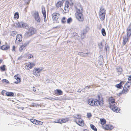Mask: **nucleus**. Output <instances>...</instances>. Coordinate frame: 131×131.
Here are the masks:
<instances>
[{
    "instance_id": "46",
    "label": "nucleus",
    "mask_w": 131,
    "mask_h": 131,
    "mask_svg": "<svg viewBox=\"0 0 131 131\" xmlns=\"http://www.w3.org/2000/svg\"><path fill=\"white\" fill-rule=\"evenodd\" d=\"M15 46H13V50H15Z\"/></svg>"
},
{
    "instance_id": "22",
    "label": "nucleus",
    "mask_w": 131,
    "mask_h": 131,
    "mask_svg": "<svg viewBox=\"0 0 131 131\" xmlns=\"http://www.w3.org/2000/svg\"><path fill=\"white\" fill-rule=\"evenodd\" d=\"M42 12L43 15V16L45 17V18H46V12L45 10V7L43 6L42 8Z\"/></svg>"
},
{
    "instance_id": "27",
    "label": "nucleus",
    "mask_w": 131,
    "mask_h": 131,
    "mask_svg": "<svg viewBox=\"0 0 131 131\" xmlns=\"http://www.w3.org/2000/svg\"><path fill=\"white\" fill-rule=\"evenodd\" d=\"M67 2L68 3V5H70L71 6L73 5V3L72 0H67L66 1L65 3H66Z\"/></svg>"
},
{
    "instance_id": "20",
    "label": "nucleus",
    "mask_w": 131,
    "mask_h": 131,
    "mask_svg": "<svg viewBox=\"0 0 131 131\" xmlns=\"http://www.w3.org/2000/svg\"><path fill=\"white\" fill-rule=\"evenodd\" d=\"M22 36L21 34H18L17 35L16 41L19 42L22 41Z\"/></svg>"
},
{
    "instance_id": "13",
    "label": "nucleus",
    "mask_w": 131,
    "mask_h": 131,
    "mask_svg": "<svg viewBox=\"0 0 131 131\" xmlns=\"http://www.w3.org/2000/svg\"><path fill=\"white\" fill-rule=\"evenodd\" d=\"M68 3L67 2L65 3L64 9L63 10V12L64 13H68L69 10V5H68Z\"/></svg>"
},
{
    "instance_id": "12",
    "label": "nucleus",
    "mask_w": 131,
    "mask_h": 131,
    "mask_svg": "<svg viewBox=\"0 0 131 131\" xmlns=\"http://www.w3.org/2000/svg\"><path fill=\"white\" fill-rule=\"evenodd\" d=\"M34 17L36 20L38 22H40L41 19L39 16L38 13V12H35L34 14Z\"/></svg>"
},
{
    "instance_id": "9",
    "label": "nucleus",
    "mask_w": 131,
    "mask_h": 131,
    "mask_svg": "<svg viewBox=\"0 0 131 131\" xmlns=\"http://www.w3.org/2000/svg\"><path fill=\"white\" fill-rule=\"evenodd\" d=\"M30 121L34 124L37 125H42L43 123L42 122L37 121L34 119H30Z\"/></svg>"
},
{
    "instance_id": "31",
    "label": "nucleus",
    "mask_w": 131,
    "mask_h": 131,
    "mask_svg": "<svg viewBox=\"0 0 131 131\" xmlns=\"http://www.w3.org/2000/svg\"><path fill=\"white\" fill-rule=\"evenodd\" d=\"M32 88L34 92L36 93L38 92V91H39V89L37 88V86H35V87H33Z\"/></svg>"
},
{
    "instance_id": "30",
    "label": "nucleus",
    "mask_w": 131,
    "mask_h": 131,
    "mask_svg": "<svg viewBox=\"0 0 131 131\" xmlns=\"http://www.w3.org/2000/svg\"><path fill=\"white\" fill-rule=\"evenodd\" d=\"M91 128L94 131H97V129L96 127L93 124H91L90 125Z\"/></svg>"
},
{
    "instance_id": "40",
    "label": "nucleus",
    "mask_w": 131,
    "mask_h": 131,
    "mask_svg": "<svg viewBox=\"0 0 131 131\" xmlns=\"http://www.w3.org/2000/svg\"><path fill=\"white\" fill-rule=\"evenodd\" d=\"M131 24H130L127 29V31H131Z\"/></svg>"
},
{
    "instance_id": "28",
    "label": "nucleus",
    "mask_w": 131,
    "mask_h": 131,
    "mask_svg": "<svg viewBox=\"0 0 131 131\" xmlns=\"http://www.w3.org/2000/svg\"><path fill=\"white\" fill-rule=\"evenodd\" d=\"M16 25L18 28H21L23 27V24L21 23L18 22L16 23Z\"/></svg>"
},
{
    "instance_id": "2",
    "label": "nucleus",
    "mask_w": 131,
    "mask_h": 131,
    "mask_svg": "<svg viewBox=\"0 0 131 131\" xmlns=\"http://www.w3.org/2000/svg\"><path fill=\"white\" fill-rule=\"evenodd\" d=\"M108 102L109 104L110 108L113 111L116 112H119L120 109L119 107L116 106L117 103L115 102V100L114 98L111 97L108 99Z\"/></svg>"
},
{
    "instance_id": "17",
    "label": "nucleus",
    "mask_w": 131,
    "mask_h": 131,
    "mask_svg": "<svg viewBox=\"0 0 131 131\" xmlns=\"http://www.w3.org/2000/svg\"><path fill=\"white\" fill-rule=\"evenodd\" d=\"M63 2L61 1H58L55 4V6L56 7L59 8L63 6Z\"/></svg>"
},
{
    "instance_id": "39",
    "label": "nucleus",
    "mask_w": 131,
    "mask_h": 131,
    "mask_svg": "<svg viewBox=\"0 0 131 131\" xmlns=\"http://www.w3.org/2000/svg\"><path fill=\"white\" fill-rule=\"evenodd\" d=\"M87 116L89 118H90L92 116V115L91 113H87Z\"/></svg>"
},
{
    "instance_id": "42",
    "label": "nucleus",
    "mask_w": 131,
    "mask_h": 131,
    "mask_svg": "<svg viewBox=\"0 0 131 131\" xmlns=\"http://www.w3.org/2000/svg\"><path fill=\"white\" fill-rule=\"evenodd\" d=\"M2 82L3 83H8V81L6 79H3L2 80Z\"/></svg>"
},
{
    "instance_id": "19",
    "label": "nucleus",
    "mask_w": 131,
    "mask_h": 131,
    "mask_svg": "<svg viewBox=\"0 0 131 131\" xmlns=\"http://www.w3.org/2000/svg\"><path fill=\"white\" fill-rule=\"evenodd\" d=\"M129 37L127 36H125L123 37V44L125 45L126 44V42L128 41L129 40Z\"/></svg>"
},
{
    "instance_id": "50",
    "label": "nucleus",
    "mask_w": 131,
    "mask_h": 131,
    "mask_svg": "<svg viewBox=\"0 0 131 131\" xmlns=\"http://www.w3.org/2000/svg\"><path fill=\"white\" fill-rule=\"evenodd\" d=\"M82 126H83V124L84 125V121H82Z\"/></svg>"
},
{
    "instance_id": "24",
    "label": "nucleus",
    "mask_w": 131,
    "mask_h": 131,
    "mask_svg": "<svg viewBox=\"0 0 131 131\" xmlns=\"http://www.w3.org/2000/svg\"><path fill=\"white\" fill-rule=\"evenodd\" d=\"M1 48L3 50H6L9 48V47L6 45H4L2 46Z\"/></svg>"
},
{
    "instance_id": "25",
    "label": "nucleus",
    "mask_w": 131,
    "mask_h": 131,
    "mask_svg": "<svg viewBox=\"0 0 131 131\" xmlns=\"http://www.w3.org/2000/svg\"><path fill=\"white\" fill-rule=\"evenodd\" d=\"M123 83L122 81H121L119 84L116 85L115 87L121 89L122 88L123 86L122 84Z\"/></svg>"
},
{
    "instance_id": "29",
    "label": "nucleus",
    "mask_w": 131,
    "mask_h": 131,
    "mask_svg": "<svg viewBox=\"0 0 131 131\" xmlns=\"http://www.w3.org/2000/svg\"><path fill=\"white\" fill-rule=\"evenodd\" d=\"M26 56L28 59H30L33 57V56L32 54L28 53H26Z\"/></svg>"
},
{
    "instance_id": "51",
    "label": "nucleus",
    "mask_w": 131,
    "mask_h": 131,
    "mask_svg": "<svg viewBox=\"0 0 131 131\" xmlns=\"http://www.w3.org/2000/svg\"><path fill=\"white\" fill-rule=\"evenodd\" d=\"M63 1L62 2H64V0H62Z\"/></svg>"
},
{
    "instance_id": "16",
    "label": "nucleus",
    "mask_w": 131,
    "mask_h": 131,
    "mask_svg": "<svg viewBox=\"0 0 131 131\" xmlns=\"http://www.w3.org/2000/svg\"><path fill=\"white\" fill-rule=\"evenodd\" d=\"M14 78L17 80L16 81L14 82L15 83L17 84L20 82L21 79L19 78V74L15 75L14 77Z\"/></svg>"
},
{
    "instance_id": "43",
    "label": "nucleus",
    "mask_w": 131,
    "mask_h": 131,
    "mask_svg": "<svg viewBox=\"0 0 131 131\" xmlns=\"http://www.w3.org/2000/svg\"><path fill=\"white\" fill-rule=\"evenodd\" d=\"M6 92V91L4 90L2 91L1 92L2 94L4 96L5 95V94L6 95V94L5 93V92Z\"/></svg>"
},
{
    "instance_id": "26",
    "label": "nucleus",
    "mask_w": 131,
    "mask_h": 131,
    "mask_svg": "<svg viewBox=\"0 0 131 131\" xmlns=\"http://www.w3.org/2000/svg\"><path fill=\"white\" fill-rule=\"evenodd\" d=\"M29 31L32 35L35 33L36 31L35 29L33 28H30L29 29Z\"/></svg>"
},
{
    "instance_id": "49",
    "label": "nucleus",
    "mask_w": 131,
    "mask_h": 131,
    "mask_svg": "<svg viewBox=\"0 0 131 131\" xmlns=\"http://www.w3.org/2000/svg\"><path fill=\"white\" fill-rule=\"evenodd\" d=\"M3 61V60L2 59H0V63H2Z\"/></svg>"
},
{
    "instance_id": "8",
    "label": "nucleus",
    "mask_w": 131,
    "mask_h": 131,
    "mask_svg": "<svg viewBox=\"0 0 131 131\" xmlns=\"http://www.w3.org/2000/svg\"><path fill=\"white\" fill-rule=\"evenodd\" d=\"M25 69L27 70L31 69L35 66V64L34 63L29 62L25 63Z\"/></svg>"
},
{
    "instance_id": "21",
    "label": "nucleus",
    "mask_w": 131,
    "mask_h": 131,
    "mask_svg": "<svg viewBox=\"0 0 131 131\" xmlns=\"http://www.w3.org/2000/svg\"><path fill=\"white\" fill-rule=\"evenodd\" d=\"M75 122L80 126L82 125V120L81 118H76L75 120Z\"/></svg>"
},
{
    "instance_id": "44",
    "label": "nucleus",
    "mask_w": 131,
    "mask_h": 131,
    "mask_svg": "<svg viewBox=\"0 0 131 131\" xmlns=\"http://www.w3.org/2000/svg\"><path fill=\"white\" fill-rule=\"evenodd\" d=\"M119 71V70L120 71H119V72H121L122 71V68H118L117 69Z\"/></svg>"
},
{
    "instance_id": "4",
    "label": "nucleus",
    "mask_w": 131,
    "mask_h": 131,
    "mask_svg": "<svg viewBox=\"0 0 131 131\" xmlns=\"http://www.w3.org/2000/svg\"><path fill=\"white\" fill-rule=\"evenodd\" d=\"M100 18L102 20H104L105 18L106 14L105 10L102 7H101L100 9L99 12Z\"/></svg>"
},
{
    "instance_id": "5",
    "label": "nucleus",
    "mask_w": 131,
    "mask_h": 131,
    "mask_svg": "<svg viewBox=\"0 0 131 131\" xmlns=\"http://www.w3.org/2000/svg\"><path fill=\"white\" fill-rule=\"evenodd\" d=\"M130 85L128 84V83H127L125 84L124 86L122 91L118 93V95L120 96L122 94L127 93L128 91L130 89Z\"/></svg>"
},
{
    "instance_id": "18",
    "label": "nucleus",
    "mask_w": 131,
    "mask_h": 131,
    "mask_svg": "<svg viewBox=\"0 0 131 131\" xmlns=\"http://www.w3.org/2000/svg\"><path fill=\"white\" fill-rule=\"evenodd\" d=\"M106 122V121L105 119L100 118V123L102 125V127L103 128V126L105 125Z\"/></svg>"
},
{
    "instance_id": "23",
    "label": "nucleus",
    "mask_w": 131,
    "mask_h": 131,
    "mask_svg": "<svg viewBox=\"0 0 131 131\" xmlns=\"http://www.w3.org/2000/svg\"><path fill=\"white\" fill-rule=\"evenodd\" d=\"M6 95L7 96H14V93L12 92H7L5 93Z\"/></svg>"
},
{
    "instance_id": "34",
    "label": "nucleus",
    "mask_w": 131,
    "mask_h": 131,
    "mask_svg": "<svg viewBox=\"0 0 131 131\" xmlns=\"http://www.w3.org/2000/svg\"><path fill=\"white\" fill-rule=\"evenodd\" d=\"M32 35L30 33L29 30L28 31L26 32L25 33L26 36L27 37L30 36Z\"/></svg>"
},
{
    "instance_id": "32",
    "label": "nucleus",
    "mask_w": 131,
    "mask_h": 131,
    "mask_svg": "<svg viewBox=\"0 0 131 131\" xmlns=\"http://www.w3.org/2000/svg\"><path fill=\"white\" fill-rule=\"evenodd\" d=\"M19 14L18 12H16V13L14 15V19H16L17 18V19H18L19 18Z\"/></svg>"
},
{
    "instance_id": "41",
    "label": "nucleus",
    "mask_w": 131,
    "mask_h": 131,
    "mask_svg": "<svg viewBox=\"0 0 131 131\" xmlns=\"http://www.w3.org/2000/svg\"><path fill=\"white\" fill-rule=\"evenodd\" d=\"M72 21V19L71 18H69L67 20V23H69Z\"/></svg>"
},
{
    "instance_id": "11",
    "label": "nucleus",
    "mask_w": 131,
    "mask_h": 131,
    "mask_svg": "<svg viewBox=\"0 0 131 131\" xmlns=\"http://www.w3.org/2000/svg\"><path fill=\"white\" fill-rule=\"evenodd\" d=\"M114 128L113 126L110 124H106L105 126H103V129L106 130H111Z\"/></svg>"
},
{
    "instance_id": "52",
    "label": "nucleus",
    "mask_w": 131,
    "mask_h": 131,
    "mask_svg": "<svg viewBox=\"0 0 131 131\" xmlns=\"http://www.w3.org/2000/svg\"><path fill=\"white\" fill-rule=\"evenodd\" d=\"M1 43V41H0V44Z\"/></svg>"
},
{
    "instance_id": "7",
    "label": "nucleus",
    "mask_w": 131,
    "mask_h": 131,
    "mask_svg": "<svg viewBox=\"0 0 131 131\" xmlns=\"http://www.w3.org/2000/svg\"><path fill=\"white\" fill-rule=\"evenodd\" d=\"M60 16V14L58 13H53L52 16L53 20L54 21H58L59 20Z\"/></svg>"
},
{
    "instance_id": "35",
    "label": "nucleus",
    "mask_w": 131,
    "mask_h": 131,
    "mask_svg": "<svg viewBox=\"0 0 131 131\" xmlns=\"http://www.w3.org/2000/svg\"><path fill=\"white\" fill-rule=\"evenodd\" d=\"M5 65H3L0 67V69L2 71H4L5 70Z\"/></svg>"
},
{
    "instance_id": "6",
    "label": "nucleus",
    "mask_w": 131,
    "mask_h": 131,
    "mask_svg": "<svg viewBox=\"0 0 131 131\" xmlns=\"http://www.w3.org/2000/svg\"><path fill=\"white\" fill-rule=\"evenodd\" d=\"M69 120V118L68 117H66L62 118H59L56 120L55 122L57 123L62 124L68 122Z\"/></svg>"
},
{
    "instance_id": "33",
    "label": "nucleus",
    "mask_w": 131,
    "mask_h": 131,
    "mask_svg": "<svg viewBox=\"0 0 131 131\" xmlns=\"http://www.w3.org/2000/svg\"><path fill=\"white\" fill-rule=\"evenodd\" d=\"M101 32L103 36H105L106 35V33L105 29L104 28H103L102 29Z\"/></svg>"
},
{
    "instance_id": "36",
    "label": "nucleus",
    "mask_w": 131,
    "mask_h": 131,
    "mask_svg": "<svg viewBox=\"0 0 131 131\" xmlns=\"http://www.w3.org/2000/svg\"><path fill=\"white\" fill-rule=\"evenodd\" d=\"M17 34V32L16 31H13L11 32V35L12 36H14Z\"/></svg>"
},
{
    "instance_id": "37",
    "label": "nucleus",
    "mask_w": 131,
    "mask_h": 131,
    "mask_svg": "<svg viewBox=\"0 0 131 131\" xmlns=\"http://www.w3.org/2000/svg\"><path fill=\"white\" fill-rule=\"evenodd\" d=\"M66 18L65 17H63L61 20V21L62 23H65L66 22Z\"/></svg>"
},
{
    "instance_id": "3",
    "label": "nucleus",
    "mask_w": 131,
    "mask_h": 131,
    "mask_svg": "<svg viewBox=\"0 0 131 131\" xmlns=\"http://www.w3.org/2000/svg\"><path fill=\"white\" fill-rule=\"evenodd\" d=\"M82 7L79 8V6L77 7L75 15L76 19L79 21H82Z\"/></svg>"
},
{
    "instance_id": "15",
    "label": "nucleus",
    "mask_w": 131,
    "mask_h": 131,
    "mask_svg": "<svg viewBox=\"0 0 131 131\" xmlns=\"http://www.w3.org/2000/svg\"><path fill=\"white\" fill-rule=\"evenodd\" d=\"M29 42L28 41L24 43L19 48V50L22 51L25 48V47L29 44Z\"/></svg>"
},
{
    "instance_id": "48",
    "label": "nucleus",
    "mask_w": 131,
    "mask_h": 131,
    "mask_svg": "<svg viewBox=\"0 0 131 131\" xmlns=\"http://www.w3.org/2000/svg\"><path fill=\"white\" fill-rule=\"evenodd\" d=\"M44 21L45 22H46L47 21L46 18H45V17H44Z\"/></svg>"
},
{
    "instance_id": "47",
    "label": "nucleus",
    "mask_w": 131,
    "mask_h": 131,
    "mask_svg": "<svg viewBox=\"0 0 131 131\" xmlns=\"http://www.w3.org/2000/svg\"><path fill=\"white\" fill-rule=\"evenodd\" d=\"M83 131H89V130L88 129H84Z\"/></svg>"
},
{
    "instance_id": "38",
    "label": "nucleus",
    "mask_w": 131,
    "mask_h": 131,
    "mask_svg": "<svg viewBox=\"0 0 131 131\" xmlns=\"http://www.w3.org/2000/svg\"><path fill=\"white\" fill-rule=\"evenodd\" d=\"M131 35V31H127V36L129 37Z\"/></svg>"
},
{
    "instance_id": "14",
    "label": "nucleus",
    "mask_w": 131,
    "mask_h": 131,
    "mask_svg": "<svg viewBox=\"0 0 131 131\" xmlns=\"http://www.w3.org/2000/svg\"><path fill=\"white\" fill-rule=\"evenodd\" d=\"M54 94L56 96L61 95L63 94V92L60 90L57 89L54 90Z\"/></svg>"
},
{
    "instance_id": "45",
    "label": "nucleus",
    "mask_w": 131,
    "mask_h": 131,
    "mask_svg": "<svg viewBox=\"0 0 131 131\" xmlns=\"http://www.w3.org/2000/svg\"><path fill=\"white\" fill-rule=\"evenodd\" d=\"M128 79L129 81H131V75L129 76Z\"/></svg>"
},
{
    "instance_id": "1",
    "label": "nucleus",
    "mask_w": 131,
    "mask_h": 131,
    "mask_svg": "<svg viewBox=\"0 0 131 131\" xmlns=\"http://www.w3.org/2000/svg\"><path fill=\"white\" fill-rule=\"evenodd\" d=\"M98 99L91 98L89 99L88 101V104L92 106H98L99 105L102 106L104 104V101L102 99H101L100 95H98Z\"/></svg>"
},
{
    "instance_id": "10",
    "label": "nucleus",
    "mask_w": 131,
    "mask_h": 131,
    "mask_svg": "<svg viewBox=\"0 0 131 131\" xmlns=\"http://www.w3.org/2000/svg\"><path fill=\"white\" fill-rule=\"evenodd\" d=\"M42 70V69H40L39 68H34L33 70V74L36 76H38L39 75V73Z\"/></svg>"
}]
</instances>
